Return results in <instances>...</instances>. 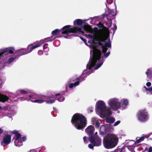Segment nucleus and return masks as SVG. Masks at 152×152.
<instances>
[{"label": "nucleus", "instance_id": "obj_42", "mask_svg": "<svg viewBox=\"0 0 152 152\" xmlns=\"http://www.w3.org/2000/svg\"><path fill=\"white\" fill-rule=\"evenodd\" d=\"M88 19H84L83 20V21L84 22H86V21H87V20H88Z\"/></svg>", "mask_w": 152, "mask_h": 152}, {"label": "nucleus", "instance_id": "obj_25", "mask_svg": "<svg viewBox=\"0 0 152 152\" xmlns=\"http://www.w3.org/2000/svg\"><path fill=\"white\" fill-rule=\"evenodd\" d=\"M121 121H120V120H118V121H116L114 124L113 125V126H117V125H118V124H119L120 123H121Z\"/></svg>", "mask_w": 152, "mask_h": 152}, {"label": "nucleus", "instance_id": "obj_28", "mask_svg": "<svg viewBox=\"0 0 152 152\" xmlns=\"http://www.w3.org/2000/svg\"><path fill=\"white\" fill-rule=\"evenodd\" d=\"M94 146V145H93V144H90L88 145V147L89 148L92 149L93 148Z\"/></svg>", "mask_w": 152, "mask_h": 152}, {"label": "nucleus", "instance_id": "obj_29", "mask_svg": "<svg viewBox=\"0 0 152 152\" xmlns=\"http://www.w3.org/2000/svg\"><path fill=\"white\" fill-rule=\"evenodd\" d=\"M48 45L47 43H45L44 44L43 46V48L44 49H47L48 48Z\"/></svg>", "mask_w": 152, "mask_h": 152}, {"label": "nucleus", "instance_id": "obj_32", "mask_svg": "<svg viewBox=\"0 0 152 152\" xmlns=\"http://www.w3.org/2000/svg\"><path fill=\"white\" fill-rule=\"evenodd\" d=\"M113 0H107V4H110L112 3L113 2Z\"/></svg>", "mask_w": 152, "mask_h": 152}, {"label": "nucleus", "instance_id": "obj_4", "mask_svg": "<svg viewBox=\"0 0 152 152\" xmlns=\"http://www.w3.org/2000/svg\"><path fill=\"white\" fill-rule=\"evenodd\" d=\"M71 122L77 129L80 130L85 127L86 120L83 115L77 113L73 115Z\"/></svg>", "mask_w": 152, "mask_h": 152}, {"label": "nucleus", "instance_id": "obj_15", "mask_svg": "<svg viewBox=\"0 0 152 152\" xmlns=\"http://www.w3.org/2000/svg\"><path fill=\"white\" fill-rule=\"evenodd\" d=\"M94 129H95L93 126L90 125L86 128L85 131L89 136H91L93 134Z\"/></svg>", "mask_w": 152, "mask_h": 152}, {"label": "nucleus", "instance_id": "obj_34", "mask_svg": "<svg viewBox=\"0 0 152 152\" xmlns=\"http://www.w3.org/2000/svg\"><path fill=\"white\" fill-rule=\"evenodd\" d=\"M148 137L149 139L150 140H152V133L150 134H149Z\"/></svg>", "mask_w": 152, "mask_h": 152}, {"label": "nucleus", "instance_id": "obj_20", "mask_svg": "<svg viewBox=\"0 0 152 152\" xmlns=\"http://www.w3.org/2000/svg\"><path fill=\"white\" fill-rule=\"evenodd\" d=\"M109 116H108L106 117H104V118H105L106 119V121L107 123H112L114 122L115 121V119L114 118H108Z\"/></svg>", "mask_w": 152, "mask_h": 152}, {"label": "nucleus", "instance_id": "obj_39", "mask_svg": "<svg viewBox=\"0 0 152 152\" xmlns=\"http://www.w3.org/2000/svg\"><path fill=\"white\" fill-rule=\"evenodd\" d=\"M3 130L1 129L0 128V134H1L3 132Z\"/></svg>", "mask_w": 152, "mask_h": 152}, {"label": "nucleus", "instance_id": "obj_50", "mask_svg": "<svg viewBox=\"0 0 152 152\" xmlns=\"http://www.w3.org/2000/svg\"><path fill=\"white\" fill-rule=\"evenodd\" d=\"M28 91V92H30L29 91Z\"/></svg>", "mask_w": 152, "mask_h": 152}, {"label": "nucleus", "instance_id": "obj_18", "mask_svg": "<svg viewBox=\"0 0 152 152\" xmlns=\"http://www.w3.org/2000/svg\"><path fill=\"white\" fill-rule=\"evenodd\" d=\"M9 99V98L6 95L0 93V102L4 103Z\"/></svg>", "mask_w": 152, "mask_h": 152}, {"label": "nucleus", "instance_id": "obj_38", "mask_svg": "<svg viewBox=\"0 0 152 152\" xmlns=\"http://www.w3.org/2000/svg\"><path fill=\"white\" fill-rule=\"evenodd\" d=\"M22 139L23 141H25L26 140V138L25 137H23L22 138Z\"/></svg>", "mask_w": 152, "mask_h": 152}, {"label": "nucleus", "instance_id": "obj_19", "mask_svg": "<svg viewBox=\"0 0 152 152\" xmlns=\"http://www.w3.org/2000/svg\"><path fill=\"white\" fill-rule=\"evenodd\" d=\"M145 137V136L144 134H143L140 137H137L136 138V142L137 143L140 142L144 140Z\"/></svg>", "mask_w": 152, "mask_h": 152}, {"label": "nucleus", "instance_id": "obj_26", "mask_svg": "<svg viewBox=\"0 0 152 152\" xmlns=\"http://www.w3.org/2000/svg\"><path fill=\"white\" fill-rule=\"evenodd\" d=\"M29 97L30 98V100L31 101L32 100V99H35L36 98V97L34 95H31L29 96Z\"/></svg>", "mask_w": 152, "mask_h": 152}, {"label": "nucleus", "instance_id": "obj_5", "mask_svg": "<svg viewBox=\"0 0 152 152\" xmlns=\"http://www.w3.org/2000/svg\"><path fill=\"white\" fill-rule=\"evenodd\" d=\"M52 37L53 36H51V37H50L47 38L41 39L40 41H36L35 43L28 46L27 49L28 51H25V52L21 51L19 53L18 55L21 56L28 54L31 52L33 50L39 47L44 42L48 41H51L55 38H54L53 39H51Z\"/></svg>", "mask_w": 152, "mask_h": 152}, {"label": "nucleus", "instance_id": "obj_3", "mask_svg": "<svg viewBox=\"0 0 152 152\" xmlns=\"http://www.w3.org/2000/svg\"><path fill=\"white\" fill-rule=\"evenodd\" d=\"M118 141V137L117 135L113 133H108L104 137L103 145L106 148H112L117 145Z\"/></svg>", "mask_w": 152, "mask_h": 152}, {"label": "nucleus", "instance_id": "obj_43", "mask_svg": "<svg viewBox=\"0 0 152 152\" xmlns=\"http://www.w3.org/2000/svg\"><path fill=\"white\" fill-rule=\"evenodd\" d=\"M60 95V94H56V96H58V95Z\"/></svg>", "mask_w": 152, "mask_h": 152}, {"label": "nucleus", "instance_id": "obj_11", "mask_svg": "<svg viewBox=\"0 0 152 152\" xmlns=\"http://www.w3.org/2000/svg\"><path fill=\"white\" fill-rule=\"evenodd\" d=\"M14 139H15L14 142L15 146L20 147L22 145L23 143L21 135L20 134L18 133L16 134Z\"/></svg>", "mask_w": 152, "mask_h": 152}, {"label": "nucleus", "instance_id": "obj_37", "mask_svg": "<svg viewBox=\"0 0 152 152\" xmlns=\"http://www.w3.org/2000/svg\"><path fill=\"white\" fill-rule=\"evenodd\" d=\"M110 13H111L113 16L115 15H116V12H114L112 11Z\"/></svg>", "mask_w": 152, "mask_h": 152}, {"label": "nucleus", "instance_id": "obj_47", "mask_svg": "<svg viewBox=\"0 0 152 152\" xmlns=\"http://www.w3.org/2000/svg\"><path fill=\"white\" fill-rule=\"evenodd\" d=\"M93 112V110H91V112Z\"/></svg>", "mask_w": 152, "mask_h": 152}, {"label": "nucleus", "instance_id": "obj_8", "mask_svg": "<svg viewBox=\"0 0 152 152\" xmlns=\"http://www.w3.org/2000/svg\"><path fill=\"white\" fill-rule=\"evenodd\" d=\"M15 58L11 57L8 59V57L7 56L4 57L2 59L3 63L1 64V68H3L5 66H8L15 60Z\"/></svg>", "mask_w": 152, "mask_h": 152}, {"label": "nucleus", "instance_id": "obj_2", "mask_svg": "<svg viewBox=\"0 0 152 152\" xmlns=\"http://www.w3.org/2000/svg\"><path fill=\"white\" fill-rule=\"evenodd\" d=\"M107 104L109 107L107 106L105 102L102 100H99L96 103V111L102 118L110 116L111 110L116 111L119 109H126L129 104V100L126 99L114 97L109 99Z\"/></svg>", "mask_w": 152, "mask_h": 152}, {"label": "nucleus", "instance_id": "obj_41", "mask_svg": "<svg viewBox=\"0 0 152 152\" xmlns=\"http://www.w3.org/2000/svg\"><path fill=\"white\" fill-rule=\"evenodd\" d=\"M24 50V48H21V49H20L19 50Z\"/></svg>", "mask_w": 152, "mask_h": 152}, {"label": "nucleus", "instance_id": "obj_36", "mask_svg": "<svg viewBox=\"0 0 152 152\" xmlns=\"http://www.w3.org/2000/svg\"><path fill=\"white\" fill-rule=\"evenodd\" d=\"M148 152H152V147H149Z\"/></svg>", "mask_w": 152, "mask_h": 152}, {"label": "nucleus", "instance_id": "obj_23", "mask_svg": "<svg viewBox=\"0 0 152 152\" xmlns=\"http://www.w3.org/2000/svg\"><path fill=\"white\" fill-rule=\"evenodd\" d=\"M65 98L63 96H60L58 98V101L60 102H62L64 100Z\"/></svg>", "mask_w": 152, "mask_h": 152}, {"label": "nucleus", "instance_id": "obj_21", "mask_svg": "<svg viewBox=\"0 0 152 152\" xmlns=\"http://www.w3.org/2000/svg\"><path fill=\"white\" fill-rule=\"evenodd\" d=\"M144 88L145 89L146 94L152 95V86L149 88L145 86Z\"/></svg>", "mask_w": 152, "mask_h": 152}, {"label": "nucleus", "instance_id": "obj_16", "mask_svg": "<svg viewBox=\"0 0 152 152\" xmlns=\"http://www.w3.org/2000/svg\"><path fill=\"white\" fill-rule=\"evenodd\" d=\"M100 121L98 120L95 118H93L92 119V123L93 125H94L95 127L99 128L100 126Z\"/></svg>", "mask_w": 152, "mask_h": 152}, {"label": "nucleus", "instance_id": "obj_12", "mask_svg": "<svg viewBox=\"0 0 152 152\" xmlns=\"http://www.w3.org/2000/svg\"><path fill=\"white\" fill-rule=\"evenodd\" d=\"M45 99V102L48 104H51L54 103L56 99L55 98L52 96H46L44 97Z\"/></svg>", "mask_w": 152, "mask_h": 152}, {"label": "nucleus", "instance_id": "obj_22", "mask_svg": "<svg viewBox=\"0 0 152 152\" xmlns=\"http://www.w3.org/2000/svg\"><path fill=\"white\" fill-rule=\"evenodd\" d=\"M74 25L77 24L78 26L81 25L83 23L82 20L80 19H76L74 21Z\"/></svg>", "mask_w": 152, "mask_h": 152}, {"label": "nucleus", "instance_id": "obj_33", "mask_svg": "<svg viewBox=\"0 0 152 152\" xmlns=\"http://www.w3.org/2000/svg\"><path fill=\"white\" fill-rule=\"evenodd\" d=\"M146 85L148 87H150L151 86V83L150 82H148L146 83Z\"/></svg>", "mask_w": 152, "mask_h": 152}, {"label": "nucleus", "instance_id": "obj_6", "mask_svg": "<svg viewBox=\"0 0 152 152\" xmlns=\"http://www.w3.org/2000/svg\"><path fill=\"white\" fill-rule=\"evenodd\" d=\"M138 120L141 122H145L149 119L148 113L146 110L142 109L139 110L137 113Z\"/></svg>", "mask_w": 152, "mask_h": 152}, {"label": "nucleus", "instance_id": "obj_1", "mask_svg": "<svg viewBox=\"0 0 152 152\" xmlns=\"http://www.w3.org/2000/svg\"><path fill=\"white\" fill-rule=\"evenodd\" d=\"M70 26V25H67L61 29H56L52 31L51 34L53 35H56L61 31L63 30L62 34L63 37L68 38L71 35L72 33L78 32L88 39V42L90 45L88 46L91 49L90 51V58L87 65V69L83 71L81 77L77 79L78 81L68 85L69 88H74L79 85L80 82L84 80L87 76L91 74L94 69H97L103 64L104 59L101 56V51L99 48L102 50V53H104V57L107 58L110 53L109 50L106 53L108 50L107 48H111V44L110 39H107L109 33V30L107 29H98L97 27L92 29L88 24L85 25L81 28H72Z\"/></svg>", "mask_w": 152, "mask_h": 152}, {"label": "nucleus", "instance_id": "obj_30", "mask_svg": "<svg viewBox=\"0 0 152 152\" xmlns=\"http://www.w3.org/2000/svg\"><path fill=\"white\" fill-rule=\"evenodd\" d=\"M39 151H38L36 149H33L31 150L29 152H39Z\"/></svg>", "mask_w": 152, "mask_h": 152}, {"label": "nucleus", "instance_id": "obj_40", "mask_svg": "<svg viewBox=\"0 0 152 152\" xmlns=\"http://www.w3.org/2000/svg\"><path fill=\"white\" fill-rule=\"evenodd\" d=\"M16 131H12V133L14 134H15L16 133Z\"/></svg>", "mask_w": 152, "mask_h": 152}, {"label": "nucleus", "instance_id": "obj_9", "mask_svg": "<svg viewBox=\"0 0 152 152\" xmlns=\"http://www.w3.org/2000/svg\"><path fill=\"white\" fill-rule=\"evenodd\" d=\"M90 141L94 146H99L101 144L102 140L97 136H96L94 138L92 137H90Z\"/></svg>", "mask_w": 152, "mask_h": 152}, {"label": "nucleus", "instance_id": "obj_13", "mask_svg": "<svg viewBox=\"0 0 152 152\" xmlns=\"http://www.w3.org/2000/svg\"><path fill=\"white\" fill-rule=\"evenodd\" d=\"M109 126L107 124H103L101 125L100 127L99 131V134L101 135H103L104 133H106L107 130V128Z\"/></svg>", "mask_w": 152, "mask_h": 152}, {"label": "nucleus", "instance_id": "obj_7", "mask_svg": "<svg viewBox=\"0 0 152 152\" xmlns=\"http://www.w3.org/2000/svg\"><path fill=\"white\" fill-rule=\"evenodd\" d=\"M125 147H127L130 151L134 152L136 144L133 140H126L125 142Z\"/></svg>", "mask_w": 152, "mask_h": 152}, {"label": "nucleus", "instance_id": "obj_27", "mask_svg": "<svg viewBox=\"0 0 152 152\" xmlns=\"http://www.w3.org/2000/svg\"><path fill=\"white\" fill-rule=\"evenodd\" d=\"M117 29V26L115 24L114 27L113 28H112V29L113 31V33H114V31H115Z\"/></svg>", "mask_w": 152, "mask_h": 152}, {"label": "nucleus", "instance_id": "obj_24", "mask_svg": "<svg viewBox=\"0 0 152 152\" xmlns=\"http://www.w3.org/2000/svg\"><path fill=\"white\" fill-rule=\"evenodd\" d=\"M20 92L22 94H27L28 92L23 90H19Z\"/></svg>", "mask_w": 152, "mask_h": 152}, {"label": "nucleus", "instance_id": "obj_46", "mask_svg": "<svg viewBox=\"0 0 152 152\" xmlns=\"http://www.w3.org/2000/svg\"><path fill=\"white\" fill-rule=\"evenodd\" d=\"M97 134V132H96L95 133V134Z\"/></svg>", "mask_w": 152, "mask_h": 152}, {"label": "nucleus", "instance_id": "obj_48", "mask_svg": "<svg viewBox=\"0 0 152 152\" xmlns=\"http://www.w3.org/2000/svg\"><path fill=\"white\" fill-rule=\"evenodd\" d=\"M106 7H107V4H106Z\"/></svg>", "mask_w": 152, "mask_h": 152}, {"label": "nucleus", "instance_id": "obj_31", "mask_svg": "<svg viewBox=\"0 0 152 152\" xmlns=\"http://www.w3.org/2000/svg\"><path fill=\"white\" fill-rule=\"evenodd\" d=\"M38 54L39 55H41L43 54V52L41 50H39L38 52Z\"/></svg>", "mask_w": 152, "mask_h": 152}, {"label": "nucleus", "instance_id": "obj_49", "mask_svg": "<svg viewBox=\"0 0 152 152\" xmlns=\"http://www.w3.org/2000/svg\"><path fill=\"white\" fill-rule=\"evenodd\" d=\"M116 6H115V9H116Z\"/></svg>", "mask_w": 152, "mask_h": 152}, {"label": "nucleus", "instance_id": "obj_35", "mask_svg": "<svg viewBox=\"0 0 152 152\" xmlns=\"http://www.w3.org/2000/svg\"><path fill=\"white\" fill-rule=\"evenodd\" d=\"M83 139L84 141L85 142H86V143L87 142V140H86V137H83Z\"/></svg>", "mask_w": 152, "mask_h": 152}, {"label": "nucleus", "instance_id": "obj_10", "mask_svg": "<svg viewBox=\"0 0 152 152\" xmlns=\"http://www.w3.org/2000/svg\"><path fill=\"white\" fill-rule=\"evenodd\" d=\"M11 136L10 134H6L3 137L2 140L1 142V145L5 146L9 144L11 142Z\"/></svg>", "mask_w": 152, "mask_h": 152}, {"label": "nucleus", "instance_id": "obj_44", "mask_svg": "<svg viewBox=\"0 0 152 152\" xmlns=\"http://www.w3.org/2000/svg\"><path fill=\"white\" fill-rule=\"evenodd\" d=\"M48 50H49V49H48L46 51H44V52H47V51H48Z\"/></svg>", "mask_w": 152, "mask_h": 152}, {"label": "nucleus", "instance_id": "obj_17", "mask_svg": "<svg viewBox=\"0 0 152 152\" xmlns=\"http://www.w3.org/2000/svg\"><path fill=\"white\" fill-rule=\"evenodd\" d=\"M45 96L44 95H42L41 96L40 99H36L34 100H31V102L35 103H43L44 102H45V99L44 97Z\"/></svg>", "mask_w": 152, "mask_h": 152}, {"label": "nucleus", "instance_id": "obj_45", "mask_svg": "<svg viewBox=\"0 0 152 152\" xmlns=\"http://www.w3.org/2000/svg\"><path fill=\"white\" fill-rule=\"evenodd\" d=\"M2 107L1 106H0V110L1 109Z\"/></svg>", "mask_w": 152, "mask_h": 152}, {"label": "nucleus", "instance_id": "obj_14", "mask_svg": "<svg viewBox=\"0 0 152 152\" xmlns=\"http://www.w3.org/2000/svg\"><path fill=\"white\" fill-rule=\"evenodd\" d=\"M147 78L150 80H152V68H148L145 72Z\"/></svg>", "mask_w": 152, "mask_h": 152}]
</instances>
